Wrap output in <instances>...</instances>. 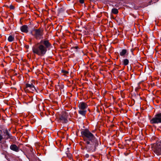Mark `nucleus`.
Masks as SVG:
<instances>
[{
  "label": "nucleus",
  "mask_w": 161,
  "mask_h": 161,
  "mask_svg": "<svg viewBox=\"0 0 161 161\" xmlns=\"http://www.w3.org/2000/svg\"><path fill=\"white\" fill-rule=\"evenodd\" d=\"M1 147L3 149H5L7 148L8 145L6 144V142H0Z\"/></svg>",
  "instance_id": "nucleus-13"
},
{
  "label": "nucleus",
  "mask_w": 161,
  "mask_h": 161,
  "mask_svg": "<svg viewBox=\"0 0 161 161\" xmlns=\"http://www.w3.org/2000/svg\"><path fill=\"white\" fill-rule=\"evenodd\" d=\"M153 151L157 155L161 154V142L160 143H157L155 145L153 149Z\"/></svg>",
  "instance_id": "nucleus-6"
},
{
  "label": "nucleus",
  "mask_w": 161,
  "mask_h": 161,
  "mask_svg": "<svg viewBox=\"0 0 161 161\" xmlns=\"http://www.w3.org/2000/svg\"><path fill=\"white\" fill-rule=\"evenodd\" d=\"M30 151H31V152H32V149H31V148L30 149Z\"/></svg>",
  "instance_id": "nucleus-22"
},
{
  "label": "nucleus",
  "mask_w": 161,
  "mask_h": 161,
  "mask_svg": "<svg viewBox=\"0 0 161 161\" xmlns=\"http://www.w3.org/2000/svg\"><path fill=\"white\" fill-rule=\"evenodd\" d=\"M131 52H132V49H131Z\"/></svg>",
  "instance_id": "nucleus-25"
},
{
  "label": "nucleus",
  "mask_w": 161,
  "mask_h": 161,
  "mask_svg": "<svg viewBox=\"0 0 161 161\" xmlns=\"http://www.w3.org/2000/svg\"><path fill=\"white\" fill-rule=\"evenodd\" d=\"M152 124H158L161 123V113L155 115L150 121Z\"/></svg>",
  "instance_id": "nucleus-5"
},
{
  "label": "nucleus",
  "mask_w": 161,
  "mask_h": 161,
  "mask_svg": "<svg viewBox=\"0 0 161 161\" xmlns=\"http://www.w3.org/2000/svg\"><path fill=\"white\" fill-rule=\"evenodd\" d=\"M156 1V0H151V2H149V5L151 4V3L153 2V3H155Z\"/></svg>",
  "instance_id": "nucleus-17"
},
{
  "label": "nucleus",
  "mask_w": 161,
  "mask_h": 161,
  "mask_svg": "<svg viewBox=\"0 0 161 161\" xmlns=\"http://www.w3.org/2000/svg\"><path fill=\"white\" fill-rule=\"evenodd\" d=\"M63 72L65 74H67L68 73V72L66 71H63Z\"/></svg>",
  "instance_id": "nucleus-20"
},
{
  "label": "nucleus",
  "mask_w": 161,
  "mask_h": 161,
  "mask_svg": "<svg viewBox=\"0 0 161 161\" xmlns=\"http://www.w3.org/2000/svg\"><path fill=\"white\" fill-rule=\"evenodd\" d=\"M86 157H88V156H89V155H88V154H86Z\"/></svg>",
  "instance_id": "nucleus-21"
},
{
  "label": "nucleus",
  "mask_w": 161,
  "mask_h": 161,
  "mask_svg": "<svg viewBox=\"0 0 161 161\" xmlns=\"http://www.w3.org/2000/svg\"><path fill=\"white\" fill-rule=\"evenodd\" d=\"M21 31L23 32L27 33L28 32V28L27 25H23L20 27Z\"/></svg>",
  "instance_id": "nucleus-10"
},
{
  "label": "nucleus",
  "mask_w": 161,
  "mask_h": 161,
  "mask_svg": "<svg viewBox=\"0 0 161 161\" xmlns=\"http://www.w3.org/2000/svg\"><path fill=\"white\" fill-rule=\"evenodd\" d=\"M75 48L77 49L78 48V47H75Z\"/></svg>",
  "instance_id": "nucleus-24"
},
{
  "label": "nucleus",
  "mask_w": 161,
  "mask_h": 161,
  "mask_svg": "<svg viewBox=\"0 0 161 161\" xmlns=\"http://www.w3.org/2000/svg\"><path fill=\"white\" fill-rule=\"evenodd\" d=\"M122 63L124 65L126 66L129 63V61L127 59H125L123 60Z\"/></svg>",
  "instance_id": "nucleus-14"
},
{
  "label": "nucleus",
  "mask_w": 161,
  "mask_h": 161,
  "mask_svg": "<svg viewBox=\"0 0 161 161\" xmlns=\"http://www.w3.org/2000/svg\"><path fill=\"white\" fill-rule=\"evenodd\" d=\"M112 12L114 14H116L117 13H118V11L117 9L115 8H114L112 9Z\"/></svg>",
  "instance_id": "nucleus-16"
},
{
  "label": "nucleus",
  "mask_w": 161,
  "mask_h": 161,
  "mask_svg": "<svg viewBox=\"0 0 161 161\" xmlns=\"http://www.w3.org/2000/svg\"><path fill=\"white\" fill-rule=\"evenodd\" d=\"M87 104L84 102H80L79 104V113L83 116H85L86 113V109L87 108Z\"/></svg>",
  "instance_id": "nucleus-3"
},
{
  "label": "nucleus",
  "mask_w": 161,
  "mask_h": 161,
  "mask_svg": "<svg viewBox=\"0 0 161 161\" xmlns=\"http://www.w3.org/2000/svg\"><path fill=\"white\" fill-rule=\"evenodd\" d=\"M43 30L40 28L38 29H34L31 32L32 35L37 39H39L43 38Z\"/></svg>",
  "instance_id": "nucleus-4"
},
{
  "label": "nucleus",
  "mask_w": 161,
  "mask_h": 161,
  "mask_svg": "<svg viewBox=\"0 0 161 161\" xmlns=\"http://www.w3.org/2000/svg\"><path fill=\"white\" fill-rule=\"evenodd\" d=\"M51 45L48 40H42L40 42L33 46L32 52L34 53L39 56H43L45 54L47 49Z\"/></svg>",
  "instance_id": "nucleus-2"
},
{
  "label": "nucleus",
  "mask_w": 161,
  "mask_h": 161,
  "mask_svg": "<svg viewBox=\"0 0 161 161\" xmlns=\"http://www.w3.org/2000/svg\"><path fill=\"white\" fill-rule=\"evenodd\" d=\"M10 148L11 150L15 152H18L19 151V148L16 145H11Z\"/></svg>",
  "instance_id": "nucleus-9"
},
{
  "label": "nucleus",
  "mask_w": 161,
  "mask_h": 161,
  "mask_svg": "<svg viewBox=\"0 0 161 161\" xmlns=\"http://www.w3.org/2000/svg\"><path fill=\"white\" fill-rule=\"evenodd\" d=\"M60 121L63 123H66L67 122V116L65 113L61 115L59 118Z\"/></svg>",
  "instance_id": "nucleus-8"
},
{
  "label": "nucleus",
  "mask_w": 161,
  "mask_h": 161,
  "mask_svg": "<svg viewBox=\"0 0 161 161\" xmlns=\"http://www.w3.org/2000/svg\"><path fill=\"white\" fill-rule=\"evenodd\" d=\"M14 37L12 36H9L8 38V41L9 42H12L14 41Z\"/></svg>",
  "instance_id": "nucleus-15"
},
{
  "label": "nucleus",
  "mask_w": 161,
  "mask_h": 161,
  "mask_svg": "<svg viewBox=\"0 0 161 161\" xmlns=\"http://www.w3.org/2000/svg\"><path fill=\"white\" fill-rule=\"evenodd\" d=\"M81 133L84 139L86 148L87 152H94L99 145L98 140L87 129L83 130Z\"/></svg>",
  "instance_id": "nucleus-1"
},
{
  "label": "nucleus",
  "mask_w": 161,
  "mask_h": 161,
  "mask_svg": "<svg viewBox=\"0 0 161 161\" xmlns=\"http://www.w3.org/2000/svg\"><path fill=\"white\" fill-rule=\"evenodd\" d=\"M26 157H27V158H28V159H29V157L28 156L26 155Z\"/></svg>",
  "instance_id": "nucleus-23"
},
{
  "label": "nucleus",
  "mask_w": 161,
  "mask_h": 161,
  "mask_svg": "<svg viewBox=\"0 0 161 161\" xmlns=\"http://www.w3.org/2000/svg\"><path fill=\"white\" fill-rule=\"evenodd\" d=\"M128 54L127 50L125 49L122 50L119 53V55L121 56H125V55H127Z\"/></svg>",
  "instance_id": "nucleus-12"
},
{
  "label": "nucleus",
  "mask_w": 161,
  "mask_h": 161,
  "mask_svg": "<svg viewBox=\"0 0 161 161\" xmlns=\"http://www.w3.org/2000/svg\"><path fill=\"white\" fill-rule=\"evenodd\" d=\"M26 88H27L26 90H28L31 92H33L36 90L35 86L32 84H26Z\"/></svg>",
  "instance_id": "nucleus-7"
},
{
  "label": "nucleus",
  "mask_w": 161,
  "mask_h": 161,
  "mask_svg": "<svg viewBox=\"0 0 161 161\" xmlns=\"http://www.w3.org/2000/svg\"><path fill=\"white\" fill-rule=\"evenodd\" d=\"M79 1L81 3H84V0H80Z\"/></svg>",
  "instance_id": "nucleus-19"
},
{
  "label": "nucleus",
  "mask_w": 161,
  "mask_h": 161,
  "mask_svg": "<svg viewBox=\"0 0 161 161\" xmlns=\"http://www.w3.org/2000/svg\"><path fill=\"white\" fill-rule=\"evenodd\" d=\"M4 133L5 134L4 136H5L6 139H8V138H12V136L9 133L7 130H5L4 131Z\"/></svg>",
  "instance_id": "nucleus-11"
},
{
  "label": "nucleus",
  "mask_w": 161,
  "mask_h": 161,
  "mask_svg": "<svg viewBox=\"0 0 161 161\" xmlns=\"http://www.w3.org/2000/svg\"><path fill=\"white\" fill-rule=\"evenodd\" d=\"M9 8L11 9H14V6L12 5H11L10 6Z\"/></svg>",
  "instance_id": "nucleus-18"
}]
</instances>
